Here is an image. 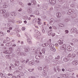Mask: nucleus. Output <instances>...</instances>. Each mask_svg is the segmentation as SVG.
<instances>
[{"mask_svg": "<svg viewBox=\"0 0 78 78\" xmlns=\"http://www.w3.org/2000/svg\"><path fill=\"white\" fill-rule=\"evenodd\" d=\"M31 3L33 5H35V4H36L37 2L33 0L31 1Z\"/></svg>", "mask_w": 78, "mask_h": 78, "instance_id": "12", "label": "nucleus"}, {"mask_svg": "<svg viewBox=\"0 0 78 78\" xmlns=\"http://www.w3.org/2000/svg\"><path fill=\"white\" fill-rule=\"evenodd\" d=\"M5 35V33H3L2 32H0V36H4Z\"/></svg>", "mask_w": 78, "mask_h": 78, "instance_id": "22", "label": "nucleus"}, {"mask_svg": "<svg viewBox=\"0 0 78 78\" xmlns=\"http://www.w3.org/2000/svg\"><path fill=\"white\" fill-rule=\"evenodd\" d=\"M8 7V5H4L3 6V8H6Z\"/></svg>", "mask_w": 78, "mask_h": 78, "instance_id": "34", "label": "nucleus"}, {"mask_svg": "<svg viewBox=\"0 0 78 78\" xmlns=\"http://www.w3.org/2000/svg\"><path fill=\"white\" fill-rule=\"evenodd\" d=\"M67 50L68 51H72V49L70 47H67Z\"/></svg>", "mask_w": 78, "mask_h": 78, "instance_id": "20", "label": "nucleus"}, {"mask_svg": "<svg viewBox=\"0 0 78 78\" xmlns=\"http://www.w3.org/2000/svg\"><path fill=\"white\" fill-rule=\"evenodd\" d=\"M69 14H71L72 13H73L74 12V10L73 9H69Z\"/></svg>", "mask_w": 78, "mask_h": 78, "instance_id": "13", "label": "nucleus"}, {"mask_svg": "<svg viewBox=\"0 0 78 78\" xmlns=\"http://www.w3.org/2000/svg\"><path fill=\"white\" fill-rule=\"evenodd\" d=\"M42 32L43 33H45V31L44 30H42Z\"/></svg>", "mask_w": 78, "mask_h": 78, "instance_id": "56", "label": "nucleus"}, {"mask_svg": "<svg viewBox=\"0 0 78 78\" xmlns=\"http://www.w3.org/2000/svg\"><path fill=\"white\" fill-rule=\"evenodd\" d=\"M6 12V10L5 9H1L0 10V14H3Z\"/></svg>", "mask_w": 78, "mask_h": 78, "instance_id": "10", "label": "nucleus"}, {"mask_svg": "<svg viewBox=\"0 0 78 78\" xmlns=\"http://www.w3.org/2000/svg\"><path fill=\"white\" fill-rule=\"evenodd\" d=\"M12 78H16V76H12Z\"/></svg>", "mask_w": 78, "mask_h": 78, "instance_id": "60", "label": "nucleus"}, {"mask_svg": "<svg viewBox=\"0 0 78 78\" xmlns=\"http://www.w3.org/2000/svg\"><path fill=\"white\" fill-rule=\"evenodd\" d=\"M56 16L57 17H61V13L60 12H58L56 13Z\"/></svg>", "mask_w": 78, "mask_h": 78, "instance_id": "9", "label": "nucleus"}, {"mask_svg": "<svg viewBox=\"0 0 78 78\" xmlns=\"http://www.w3.org/2000/svg\"><path fill=\"white\" fill-rule=\"evenodd\" d=\"M9 16V13L8 12L5 13L4 14V17H8Z\"/></svg>", "mask_w": 78, "mask_h": 78, "instance_id": "7", "label": "nucleus"}, {"mask_svg": "<svg viewBox=\"0 0 78 78\" xmlns=\"http://www.w3.org/2000/svg\"><path fill=\"white\" fill-rule=\"evenodd\" d=\"M69 13H70V12L69 11V10H68V11L67 12V14L69 15H70V14H69Z\"/></svg>", "mask_w": 78, "mask_h": 78, "instance_id": "53", "label": "nucleus"}, {"mask_svg": "<svg viewBox=\"0 0 78 78\" xmlns=\"http://www.w3.org/2000/svg\"><path fill=\"white\" fill-rule=\"evenodd\" d=\"M35 14H37V15H38V14H39V12L38 11H37L35 12Z\"/></svg>", "mask_w": 78, "mask_h": 78, "instance_id": "32", "label": "nucleus"}, {"mask_svg": "<svg viewBox=\"0 0 78 78\" xmlns=\"http://www.w3.org/2000/svg\"><path fill=\"white\" fill-rule=\"evenodd\" d=\"M37 69L38 70L41 71L42 70V68L41 67H37Z\"/></svg>", "mask_w": 78, "mask_h": 78, "instance_id": "23", "label": "nucleus"}, {"mask_svg": "<svg viewBox=\"0 0 78 78\" xmlns=\"http://www.w3.org/2000/svg\"><path fill=\"white\" fill-rule=\"evenodd\" d=\"M35 37L37 38V39H39V36H37H37H35Z\"/></svg>", "mask_w": 78, "mask_h": 78, "instance_id": "61", "label": "nucleus"}, {"mask_svg": "<svg viewBox=\"0 0 78 78\" xmlns=\"http://www.w3.org/2000/svg\"><path fill=\"white\" fill-rule=\"evenodd\" d=\"M54 22H55V20H54V19L52 18L50 20L49 23L51 25H53V23H54Z\"/></svg>", "mask_w": 78, "mask_h": 78, "instance_id": "6", "label": "nucleus"}, {"mask_svg": "<svg viewBox=\"0 0 78 78\" xmlns=\"http://www.w3.org/2000/svg\"><path fill=\"white\" fill-rule=\"evenodd\" d=\"M37 34L38 35V36H40L41 34V33H40V32L38 31L37 32Z\"/></svg>", "mask_w": 78, "mask_h": 78, "instance_id": "39", "label": "nucleus"}, {"mask_svg": "<svg viewBox=\"0 0 78 78\" xmlns=\"http://www.w3.org/2000/svg\"><path fill=\"white\" fill-rule=\"evenodd\" d=\"M45 47H47V46H48V44L47 43H45Z\"/></svg>", "mask_w": 78, "mask_h": 78, "instance_id": "41", "label": "nucleus"}, {"mask_svg": "<svg viewBox=\"0 0 78 78\" xmlns=\"http://www.w3.org/2000/svg\"><path fill=\"white\" fill-rule=\"evenodd\" d=\"M0 76H3V74L2 73H0Z\"/></svg>", "mask_w": 78, "mask_h": 78, "instance_id": "49", "label": "nucleus"}, {"mask_svg": "<svg viewBox=\"0 0 78 78\" xmlns=\"http://www.w3.org/2000/svg\"><path fill=\"white\" fill-rule=\"evenodd\" d=\"M74 62V63H75V64H74V65H75V66L77 65V64H78V63H77V62H76L75 61V62Z\"/></svg>", "mask_w": 78, "mask_h": 78, "instance_id": "47", "label": "nucleus"}, {"mask_svg": "<svg viewBox=\"0 0 78 78\" xmlns=\"http://www.w3.org/2000/svg\"><path fill=\"white\" fill-rule=\"evenodd\" d=\"M54 70L55 72H57V70H56V69H54Z\"/></svg>", "mask_w": 78, "mask_h": 78, "instance_id": "55", "label": "nucleus"}, {"mask_svg": "<svg viewBox=\"0 0 78 78\" xmlns=\"http://www.w3.org/2000/svg\"><path fill=\"white\" fill-rule=\"evenodd\" d=\"M42 8H43V9H46L47 7H46V6L43 5L42 6Z\"/></svg>", "mask_w": 78, "mask_h": 78, "instance_id": "28", "label": "nucleus"}, {"mask_svg": "<svg viewBox=\"0 0 78 78\" xmlns=\"http://www.w3.org/2000/svg\"><path fill=\"white\" fill-rule=\"evenodd\" d=\"M34 69H28V70L29 71V72H32L34 70Z\"/></svg>", "mask_w": 78, "mask_h": 78, "instance_id": "26", "label": "nucleus"}, {"mask_svg": "<svg viewBox=\"0 0 78 78\" xmlns=\"http://www.w3.org/2000/svg\"><path fill=\"white\" fill-rule=\"evenodd\" d=\"M25 51L26 52H29L30 51V48L28 47H25L24 48Z\"/></svg>", "mask_w": 78, "mask_h": 78, "instance_id": "5", "label": "nucleus"}, {"mask_svg": "<svg viewBox=\"0 0 78 78\" xmlns=\"http://www.w3.org/2000/svg\"><path fill=\"white\" fill-rule=\"evenodd\" d=\"M16 53H21V51H20V49H17V50H16Z\"/></svg>", "mask_w": 78, "mask_h": 78, "instance_id": "16", "label": "nucleus"}, {"mask_svg": "<svg viewBox=\"0 0 78 78\" xmlns=\"http://www.w3.org/2000/svg\"><path fill=\"white\" fill-rule=\"evenodd\" d=\"M29 78H36L34 76H31L29 77Z\"/></svg>", "mask_w": 78, "mask_h": 78, "instance_id": "38", "label": "nucleus"}, {"mask_svg": "<svg viewBox=\"0 0 78 78\" xmlns=\"http://www.w3.org/2000/svg\"><path fill=\"white\" fill-rule=\"evenodd\" d=\"M57 70L58 72H60L61 71V69H59V68L57 69Z\"/></svg>", "mask_w": 78, "mask_h": 78, "instance_id": "57", "label": "nucleus"}, {"mask_svg": "<svg viewBox=\"0 0 78 78\" xmlns=\"http://www.w3.org/2000/svg\"><path fill=\"white\" fill-rule=\"evenodd\" d=\"M28 5L29 6H31V3H28Z\"/></svg>", "mask_w": 78, "mask_h": 78, "instance_id": "63", "label": "nucleus"}, {"mask_svg": "<svg viewBox=\"0 0 78 78\" xmlns=\"http://www.w3.org/2000/svg\"><path fill=\"white\" fill-rule=\"evenodd\" d=\"M41 45L42 47H45V43L42 44Z\"/></svg>", "mask_w": 78, "mask_h": 78, "instance_id": "48", "label": "nucleus"}, {"mask_svg": "<svg viewBox=\"0 0 78 78\" xmlns=\"http://www.w3.org/2000/svg\"><path fill=\"white\" fill-rule=\"evenodd\" d=\"M25 30V27H23L22 28V30H23V31H24Z\"/></svg>", "mask_w": 78, "mask_h": 78, "instance_id": "50", "label": "nucleus"}, {"mask_svg": "<svg viewBox=\"0 0 78 78\" xmlns=\"http://www.w3.org/2000/svg\"><path fill=\"white\" fill-rule=\"evenodd\" d=\"M12 45V43L11 42H8L5 44V46L7 47H10Z\"/></svg>", "mask_w": 78, "mask_h": 78, "instance_id": "8", "label": "nucleus"}, {"mask_svg": "<svg viewBox=\"0 0 78 78\" xmlns=\"http://www.w3.org/2000/svg\"><path fill=\"white\" fill-rule=\"evenodd\" d=\"M11 16H16V13L13 12L11 13Z\"/></svg>", "mask_w": 78, "mask_h": 78, "instance_id": "24", "label": "nucleus"}, {"mask_svg": "<svg viewBox=\"0 0 78 78\" xmlns=\"http://www.w3.org/2000/svg\"><path fill=\"white\" fill-rule=\"evenodd\" d=\"M75 56H76V55L75 54H72V55L71 56V57H72V58H75Z\"/></svg>", "mask_w": 78, "mask_h": 78, "instance_id": "30", "label": "nucleus"}, {"mask_svg": "<svg viewBox=\"0 0 78 78\" xmlns=\"http://www.w3.org/2000/svg\"><path fill=\"white\" fill-rule=\"evenodd\" d=\"M28 61H29V60L28 59H26L25 60H23V61L22 62L23 63H25V64H27V62H28Z\"/></svg>", "mask_w": 78, "mask_h": 78, "instance_id": "11", "label": "nucleus"}, {"mask_svg": "<svg viewBox=\"0 0 78 78\" xmlns=\"http://www.w3.org/2000/svg\"><path fill=\"white\" fill-rule=\"evenodd\" d=\"M59 26L60 27H63L64 25V24L60 23L59 24Z\"/></svg>", "mask_w": 78, "mask_h": 78, "instance_id": "27", "label": "nucleus"}, {"mask_svg": "<svg viewBox=\"0 0 78 78\" xmlns=\"http://www.w3.org/2000/svg\"><path fill=\"white\" fill-rule=\"evenodd\" d=\"M36 62H39V60H38V59H37L36 60H35Z\"/></svg>", "mask_w": 78, "mask_h": 78, "instance_id": "43", "label": "nucleus"}, {"mask_svg": "<svg viewBox=\"0 0 78 78\" xmlns=\"http://www.w3.org/2000/svg\"><path fill=\"white\" fill-rule=\"evenodd\" d=\"M73 42H78V40L76 39H74L72 40Z\"/></svg>", "mask_w": 78, "mask_h": 78, "instance_id": "18", "label": "nucleus"}, {"mask_svg": "<svg viewBox=\"0 0 78 78\" xmlns=\"http://www.w3.org/2000/svg\"><path fill=\"white\" fill-rule=\"evenodd\" d=\"M65 34H67L69 33V31L67 30H65Z\"/></svg>", "mask_w": 78, "mask_h": 78, "instance_id": "40", "label": "nucleus"}, {"mask_svg": "<svg viewBox=\"0 0 78 78\" xmlns=\"http://www.w3.org/2000/svg\"><path fill=\"white\" fill-rule=\"evenodd\" d=\"M49 46L50 48H52L53 47H54V45H53V44H51L49 45Z\"/></svg>", "mask_w": 78, "mask_h": 78, "instance_id": "29", "label": "nucleus"}, {"mask_svg": "<svg viewBox=\"0 0 78 78\" xmlns=\"http://www.w3.org/2000/svg\"><path fill=\"white\" fill-rule=\"evenodd\" d=\"M19 4L20 5H21V6H22V7H23V3H22L21 2H20L19 3Z\"/></svg>", "mask_w": 78, "mask_h": 78, "instance_id": "31", "label": "nucleus"}, {"mask_svg": "<svg viewBox=\"0 0 78 78\" xmlns=\"http://www.w3.org/2000/svg\"><path fill=\"white\" fill-rule=\"evenodd\" d=\"M28 39H27V41L28 42V43L29 44H32V41L30 39H31V38L28 37Z\"/></svg>", "mask_w": 78, "mask_h": 78, "instance_id": "4", "label": "nucleus"}, {"mask_svg": "<svg viewBox=\"0 0 78 78\" xmlns=\"http://www.w3.org/2000/svg\"><path fill=\"white\" fill-rule=\"evenodd\" d=\"M6 39L7 41H9L10 40V39H9V37H7L6 38Z\"/></svg>", "mask_w": 78, "mask_h": 78, "instance_id": "36", "label": "nucleus"}, {"mask_svg": "<svg viewBox=\"0 0 78 78\" xmlns=\"http://www.w3.org/2000/svg\"><path fill=\"white\" fill-rule=\"evenodd\" d=\"M30 17H35V16H34L33 15H31L30 16Z\"/></svg>", "mask_w": 78, "mask_h": 78, "instance_id": "64", "label": "nucleus"}, {"mask_svg": "<svg viewBox=\"0 0 78 78\" xmlns=\"http://www.w3.org/2000/svg\"><path fill=\"white\" fill-rule=\"evenodd\" d=\"M77 30L76 29V28H72L71 30V33H77V32H76Z\"/></svg>", "mask_w": 78, "mask_h": 78, "instance_id": "2", "label": "nucleus"}, {"mask_svg": "<svg viewBox=\"0 0 78 78\" xmlns=\"http://www.w3.org/2000/svg\"><path fill=\"white\" fill-rule=\"evenodd\" d=\"M1 23H2V24H4V23H5V21H1Z\"/></svg>", "mask_w": 78, "mask_h": 78, "instance_id": "52", "label": "nucleus"}, {"mask_svg": "<svg viewBox=\"0 0 78 78\" xmlns=\"http://www.w3.org/2000/svg\"><path fill=\"white\" fill-rule=\"evenodd\" d=\"M63 44V42H62L60 41V42L58 43L59 45H62Z\"/></svg>", "mask_w": 78, "mask_h": 78, "instance_id": "45", "label": "nucleus"}, {"mask_svg": "<svg viewBox=\"0 0 78 78\" xmlns=\"http://www.w3.org/2000/svg\"><path fill=\"white\" fill-rule=\"evenodd\" d=\"M63 61H64L65 62H67V61H69V59H64Z\"/></svg>", "mask_w": 78, "mask_h": 78, "instance_id": "33", "label": "nucleus"}, {"mask_svg": "<svg viewBox=\"0 0 78 78\" xmlns=\"http://www.w3.org/2000/svg\"><path fill=\"white\" fill-rule=\"evenodd\" d=\"M15 62L14 64L15 66H18L19 65V62L16 61Z\"/></svg>", "mask_w": 78, "mask_h": 78, "instance_id": "14", "label": "nucleus"}, {"mask_svg": "<svg viewBox=\"0 0 78 78\" xmlns=\"http://www.w3.org/2000/svg\"><path fill=\"white\" fill-rule=\"evenodd\" d=\"M9 55H7L6 56V58H7V59H9Z\"/></svg>", "mask_w": 78, "mask_h": 78, "instance_id": "44", "label": "nucleus"}, {"mask_svg": "<svg viewBox=\"0 0 78 78\" xmlns=\"http://www.w3.org/2000/svg\"><path fill=\"white\" fill-rule=\"evenodd\" d=\"M8 75L9 76H12V74L9 73Z\"/></svg>", "mask_w": 78, "mask_h": 78, "instance_id": "51", "label": "nucleus"}, {"mask_svg": "<svg viewBox=\"0 0 78 78\" xmlns=\"http://www.w3.org/2000/svg\"><path fill=\"white\" fill-rule=\"evenodd\" d=\"M22 11V9L21 8H20L18 10V11Z\"/></svg>", "mask_w": 78, "mask_h": 78, "instance_id": "54", "label": "nucleus"}, {"mask_svg": "<svg viewBox=\"0 0 78 78\" xmlns=\"http://www.w3.org/2000/svg\"><path fill=\"white\" fill-rule=\"evenodd\" d=\"M17 23H22V22L20 21H18L17 22Z\"/></svg>", "mask_w": 78, "mask_h": 78, "instance_id": "42", "label": "nucleus"}, {"mask_svg": "<svg viewBox=\"0 0 78 78\" xmlns=\"http://www.w3.org/2000/svg\"><path fill=\"white\" fill-rule=\"evenodd\" d=\"M50 49L51 50L53 51H56V49L55 48L53 47L52 48H51Z\"/></svg>", "mask_w": 78, "mask_h": 78, "instance_id": "17", "label": "nucleus"}, {"mask_svg": "<svg viewBox=\"0 0 78 78\" xmlns=\"http://www.w3.org/2000/svg\"><path fill=\"white\" fill-rule=\"evenodd\" d=\"M48 68V66L47 65L44 68H43V70L44 69V70H47V69Z\"/></svg>", "mask_w": 78, "mask_h": 78, "instance_id": "25", "label": "nucleus"}, {"mask_svg": "<svg viewBox=\"0 0 78 78\" xmlns=\"http://www.w3.org/2000/svg\"><path fill=\"white\" fill-rule=\"evenodd\" d=\"M70 6L71 7H74V5L73 4H71L70 5Z\"/></svg>", "mask_w": 78, "mask_h": 78, "instance_id": "46", "label": "nucleus"}, {"mask_svg": "<svg viewBox=\"0 0 78 78\" xmlns=\"http://www.w3.org/2000/svg\"><path fill=\"white\" fill-rule=\"evenodd\" d=\"M51 33H52V32L51 31H48V36H51Z\"/></svg>", "mask_w": 78, "mask_h": 78, "instance_id": "21", "label": "nucleus"}, {"mask_svg": "<svg viewBox=\"0 0 78 78\" xmlns=\"http://www.w3.org/2000/svg\"><path fill=\"white\" fill-rule=\"evenodd\" d=\"M55 46H56L57 47H58V43H56L55 44Z\"/></svg>", "mask_w": 78, "mask_h": 78, "instance_id": "58", "label": "nucleus"}, {"mask_svg": "<svg viewBox=\"0 0 78 78\" xmlns=\"http://www.w3.org/2000/svg\"><path fill=\"white\" fill-rule=\"evenodd\" d=\"M57 59H59L60 58V56L59 55H58L57 57Z\"/></svg>", "mask_w": 78, "mask_h": 78, "instance_id": "62", "label": "nucleus"}, {"mask_svg": "<svg viewBox=\"0 0 78 78\" xmlns=\"http://www.w3.org/2000/svg\"><path fill=\"white\" fill-rule=\"evenodd\" d=\"M27 11L29 14H30V13L32 12V11H31V8H29V9Z\"/></svg>", "mask_w": 78, "mask_h": 78, "instance_id": "19", "label": "nucleus"}, {"mask_svg": "<svg viewBox=\"0 0 78 78\" xmlns=\"http://www.w3.org/2000/svg\"><path fill=\"white\" fill-rule=\"evenodd\" d=\"M69 20H68L67 19H66L65 20V22H68Z\"/></svg>", "mask_w": 78, "mask_h": 78, "instance_id": "37", "label": "nucleus"}, {"mask_svg": "<svg viewBox=\"0 0 78 78\" xmlns=\"http://www.w3.org/2000/svg\"><path fill=\"white\" fill-rule=\"evenodd\" d=\"M20 55H22V56H26L27 55V54L23 53V52H22V51H21V52L20 53Z\"/></svg>", "mask_w": 78, "mask_h": 78, "instance_id": "15", "label": "nucleus"}, {"mask_svg": "<svg viewBox=\"0 0 78 78\" xmlns=\"http://www.w3.org/2000/svg\"><path fill=\"white\" fill-rule=\"evenodd\" d=\"M49 3H51V5H55L56 3V0H49Z\"/></svg>", "mask_w": 78, "mask_h": 78, "instance_id": "3", "label": "nucleus"}, {"mask_svg": "<svg viewBox=\"0 0 78 78\" xmlns=\"http://www.w3.org/2000/svg\"><path fill=\"white\" fill-rule=\"evenodd\" d=\"M66 45L65 44L60 46V50H63L64 51H66Z\"/></svg>", "mask_w": 78, "mask_h": 78, "instance_id": "1", "label": "nucleus"}, {"mask_svg": "<svg viewBox=\"0 0 78 78\" xmlns=\"http://www.w3.org/2000/svg\"><path fill=\"white\" fill-rule=\"evenodd\" d=\"M43 75H47V73L45 72V71L43 72Z\"/></svg>", "mask_w": 78, "mask_h": 78, "instance_id": "35", "label": "nucleus"}, {"mask_svg": "<svg viewBox=\"0 0 78 78\" xmlns=\"http://www.w3.org/2000/svg\"><path fill=\"white\" fill-rule=\"evenodd\" d=\"M21 77L20 76H16V78H20Z\"/></svg>", "mask_w": 78, "mask_h": 78, "instance_id": "59", "label": "nucleus"}]
</instances>
